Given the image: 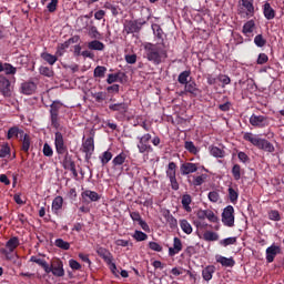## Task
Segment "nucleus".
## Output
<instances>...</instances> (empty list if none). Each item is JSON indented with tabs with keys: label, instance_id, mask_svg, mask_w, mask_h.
<instances>
[{
	"label": "nucleus",
	"instance_id": "f257e3e1",
	"mask_svg": "<svg viewBox=\"0 0 284 284\" xmlns=\"http://www.w3.org/2000/svg\"><path fill=\"white\" fill-rule=\"evenodd\" d=\"M145 59L154 65H161L168 59V49L165 43H151L144 44Z\"/></svg>",
	"mask_w": 284,
	"mask_h": 284
},
{
	"label": "nucleus",
	"instance_id": "f03ea898",
	"mask_svg": "<svg viewBox=\"0 0 284 284\" xmlns=\"http://www.w3.org/2000/svg\"><path fill=\"white\" fill-rule=\"evenodd\" d=\"M244 141H248V143H252L255 148L258 150H263L264 152H270L271 154L273 152H276V148H274V144L272 142L261 139L256 135H254L252 132H246L243 135Z\"/></svg>",
	"mask_w": 284,
	"mask_h": 284
},
{
	"label": "nucleus",
	"instance_id": "7ed1b4c3",
	"mask_svg": "<svg viewBox=\"0 0 284 284\" xmlns=\"http://www.w3.org/2000/svg\"><path fill=\"white\" fill-rule=\"evenodd\" d=\"M54 145L58 154H65L63 160V168L65 170L72 171V158L68 155V146H65V142L63 141V134H61V132L55 133Z\"/></svg>",
	"mask_w": 284,
	"mask_h": 284
},
{
	"label": "nucleus",
	"instance_id": "20e7f679",
	"mask_svg": "<svg viewBox=\"0 0 284 284\" xmlns=\"http://www.w3.org/2000/svg\"><path fill=\"white\" fill-rule=\"evenodd\" d=\"M109 110H111V112H115L116 121H125V116H128V110H130V104L126 102L112 103L109 105Z\"/></svg>",
	"mask_w": 284,
	"mask_h": 284
},
{
	"label": "nucleus",
	"instance_id": "39448f33",
	"mask_svg": "<svg viewBox=\"0 0 284 284\" xmlns=\"http://www.w3.org/2000/svg\"><path fill=\"white\" fill-rule=\"evenodd\" d=\"M138 141V150L140 154H150V152H154L152 144H150V141H152V134L145 133L144 135L139 136Z\"/></svg>",
	"mask_w": 284,
	"mask_h": 284
},
{
	"label": "nucleus",
	"instance_id": "423d86ee",
	"mask_svg": "<svg viewBox=\"0 0 284 284\" xmlns=\"http://www.w3.org/2000/svg\"><path fill=\"white\" fill-rule=\"evenodd\" d=\"M145 26V21L142 20H126L124 22V34H135L141 32V29Z\"/></svg>",
	"mask_w": 284,
	"mask_h": 284
},
{
	"label": "nucleus",
	"instance_id": "0eeeda50",
	"mask_svg": "<svg viewBox=\"0 0 284 284\" xmlns=\"http://www.w3.org/2000/svg\"><path fill=\"white\" fill-rule=\"evenodd\" d=\"M166 176L171 183L172 190H179V181H176V163L170 162L166 169Z\"/></svg>",
	"mask_w": 284,
	"mask_h": 284
},
{
	"label": "nucleus",
	"instance_id": "6e6552de",
	"mask_svg": "<svg viewBox=\"0 0 284 284\" xmlns=\"http://www.w3.org/2000/svg\"><path fill=\"white\" fill-rule=\"evenodd\" d=\"M7 248H1V254L6 255L7 261H10L12 257H10V254L14 252L19 247V237L13 236L6 243Z\"/></svg>",
	"mask_w": 284,
	"mask_h": 284
},
{
	"label": "nucleus",
	"instance_id": "1a4fd4ad",
	"mask_svg": "<svg viewBox=\"0 0 284 284\" xmlns=\"http://www.w3.org/2000/svg\"><path fill=\"white\" fill-rule=\"evenodd\" d=\"M222 223L226 227H234V206L229 205L222 212Z\"/></svg>",
	"mask_w": 284,
	"mask_h": 284
},
{
	"label": "nucleus",
	"instance_id": "9d476101",
	"mask_svg": "<svg viewBox=\"0 0 284 284\" xmlns=\"http://www.w3.org/2000/svg\"><path fill=\"white\" fill-rule=\"evenodd\" d=\"M242 8L239 10L241 17H254V2L253 0H240Z\"/></svg>",
	"mask_w": 284,
	"mask_h": 284
},
{
	"label": "nucleus",
	"instance_id": "9b49d317",
	"mask_svg": "<svg viewBox=\"0 0 284 284\" xmlns=\"http://www.w3.org/2000/svg\"><path fill=\"white\" fill-rule=\"evenodd\" d=\"M250 124L253 125V128H267V125H270V118L252 114L250 118Z\"/></svg>",
	"mask_w": 284,
	"mask_h": 284
},
{
	"label": "nucleus",
	"instance_id": "f8f14e48",
	"mask_svg": "<svg viewBox=\"0 0 284 284\" xmlns=\"http://www.w3.org/2000/svg\"><path fill=\"white\" fill-rule=\"evenodd\" d=\"M197 219H200V221H205V219H207V221H210V223H217L219 222V216H216V214H214V211L207 209V210H199L196 213Z\"/></svg>",
	"mask_w": 284,
	"mask_h": 284
},
{
	"label": "nucleus",
	"instance_id": "ddd939ff",
	"mask_svg": "<svg viewBox=\"0 0 284 284\" xmlns=\"http://www.w3.org/2000/svg\"><path fill=\"white\" fill-rule=\"evenodd\" d=\"M11 83L6 75H0V94L4 95L7 99L12 97Z\"/></svg>",
	"mask_w": 284,
	"mask_h": 284
},
{
	"label": "nucleus",
	"instance_id": "4468645a",
	"mask_svg": "<svg viewBox=\"0 0 284 284\" xmlns=\"http://www.w3.org/2000/svg\"><path fill=\"white\" fill-rule=\"evenodd\" d=\"M197 170L199 165L192 162H185L180 166V172L182 176H187V174H194V172H197Z\"/></svg>",
	"mask_w": 284,
	"mask_h": 284
},
{
	"label": "nucleus",
	"instance_id": "2eb2a0df",
	"mask_svg": "<svg viewBox=\"0 0 284 284\" xmlns=\"http://www.w3.org/2000/svg\"><path fill=\"white\" fill-rule=\"evenodd\" d=\"M81 196L84 203H97V201H101V196L95 191L85 190L84 192L81 193Z\"/></svg>",
	"mask_w": 284,
	"mask_h": 284
},
{
	"label": "nucleus",
	"instance_id": "dca6fc26",
	"mask_svg": "<svg viewBox=\"0 0 284 284\" xmlns=\"http://www.w3.org/2000/svg\"><path fill=\"white\" fill-rule=\"evenodd\" d=\"M277 254H281V246H277L275 244L268 246L266 248L267 263H274V258H276Z\"/></svg>",
	"mask_w": 284,
	"mask_h": 284
},
{
	"label": "nucleus",
	"instance_id": "f3484780",
	"mask_svg": "<svg viewBox=\"0 0 284 284\" xmlns=\"http://www.w3.org/2000/svg\"><path fill=\"white\" fill-rule=\"evenodd\" d=\"M83 152L85 153V159H91L92 153L94 152V139L93 138H88L83 144Z\"/></svg>",
	"mask_w": 284,
	"mask_h": 284
},
{
	"label": "nucleus",
	"instance_id": "a211bd4d",
	"mask_svg": "<svg viewBox=\"0 0 284 284\" xmlns=\"http://www.w3.org/2000/svg\"><path fill=\"white\" fill-rule=\"evenodd\" d=\"M161 214L163 219H165L168 225L171 227V230H175L178 227L179 222L172 216V213L168 209H163L161 211Z\"/></svg>",
	"mask_w": 284,
	"mask_h": 284
},
{
	"label": "nucleus",
	"instance_id": "6ab92c4d",
	"mask_svg": "<svg viewBox=\"0 0 284 284\" xmlns=\"http://www.w3.org/2000/svg\"><path fill=\"white\" fill-rule=\"evenodd\" d=\"M20 92L27 95L34 94L37 92V83L32 81L23 82L20 87Z\"/></svg>",
	"mask_w": 284,
	"mask_h": 284
},
{
	"label": "nucleus",
	"instance_id": "aec40b11",
	"mask_svg": "<svg viewBox=\"0 0 284 284\" xmlns=\"http://www.w3.org/2000/svg\"><path fill=\"white\" fill-rule=\"evenodd\" d=\"M183 250V242L181 239L174 237L173 239V247H169V256H176Z\"/></svg>",
	"mask_w": 284,
	"mask_h": 284
},
{
	"label": "nucleus",
	"instance_id": "412c9836",
	"mask_svg": "<svg viewBox=\"0 0 284 284\" xmlns=\"http://www.w3.org/2000/svg\"><path fill=\"white\" fill-rule=\"evenodd\" d=\"M20 141H21L22 152H26L28 154V152H30V148L32 145V138L30 136V134L24 133L23 135L20 136Z\"/></svg>",
	"mask_w": 284,
	"mask_h": 284
},
{
	"label": "nucleus",
	"instance_id": "4be33fe9",
	"mask_svg": "<svg viewBox=\"0 0 284 284\" xmlns=\"http://www.w3.org/2000/svg\"><path fill=\"white\" fill-rule=\"evenodd\" d=\"M97 254L100 256V258H103V261L106 264H110L114 261V257L112 256V253H110L105 247H99L97 250Z\"/></svg>",
	"mask_w": 284,
	"mask_h": 284
},
{
	"label": "nucleus",
	"instance_id": "5701e85b",
	"mask_svg": "<svg viewBox=\"0 0 284 284\" xmlns=\"http://www.w3.org/2000/svg\"><path fill=\"white\" fill-rule=\"evenodd\" d=\"M30 262L31 263H37V265H40V267H42V270H44V272L47 274H50L52 272V267H50L48 262H45V260H43V258H39L37 256H31Z\"/></svg>",
	"mask_w": 284,
	"mask_h": 284
},
{
	"label": "nucleus",
	"instance_id": "b1692460",
	"mask_svg": "<svg viewBox=\"0 0 284 284\" xmlns=\"http://www.w3.org/2000/svg\"><path fill=\"white\" fill-rule=\"evenodd\" d=\"M263 14L267 21H272L276 17V11L274 8H272V4L270 2H265L263 6Z\"/></svg>",
	"mask_w": 284,
	"mask_h": 284
},
{
	"label": "nucleus",
	"instance_id": "393cba45",
	"mask_svg": "<svg viewBox=\"0 0 284 284\" xmlns=\"http://www.w3.org/2000/svg\"><path fill=\"white\" fill-rule=\"evenodd\" d=\"M184 90L185 92H187L189 94H192L193 97H199V94H201L200 89L196 88V82L192 80L185 83Z\"/></svg>",
	"mask_w": 284,
	"mask_h": 284
},
{
	"label": "nucleus",
	"instance_id": "a878e982",
	"mask_svg": "<svg viewBox=\"0 0 284 284\" xmlns=\"http://www.w3.org/2000/svg\"><path fill=\"white\" fill-rule=\"evenodd\" d=\"M254 30H256V22H254V20H248L246 23H244L242 32L245 34V37H250Z\"/></svg>",
	"mask_w": 284,
	"mask_h": 284
},
{
	"label": "nucleus",
	"instance_id": "bb28decb",
	"mask_svg": "<svg viewBox=\"0 0 284 284\" xmlns=\"http://www.w3.org/2000/svg\"><path fill=\"white\" fill-rule=\"evenodd\" d=\"M215 271H216V268L214 267V265H209V266L204 267L202 270V278H204V281H212V276Z\"/></svg>",
	"mask_w": 284,
	"mask_h": 284
},
{
	"label": "nucleus",
	"instance_id": "cd10ccee",
	"mask_svg": "<svg viewBox=\"0 0 284 284\" xmlns=\"http://www.w3.org/2000/svg\"><path fill=\"white\" fill-rule=\"evenodd\" d=\"M126 160H128V154H125V152H121L112 160V165L113 168H119L123 165V163H125Z\"/></svg>",
	"mask_w": 284,
	"mask_h": 284
},
{
	"label": "nucleus",
	"instance_id": "c85d7f7f",
	"mask_svg": "<svg viewBox=\"0 0 284 284\" xmlns=\"http://www.w3.org/2000/svg\"><path fill=\"white\" fill-rule=\"evenodd\" d=\"M216 262L221 263L223 267H234V265L236 264L233 257H225V256H219L216 258Z\"/></svg>",
	"mask_w": 284,
	"mask_h": 284
},
{
	"label": "nucleus",
	"instance_id": "c756f323",
	"mask_svg": "<svg viewBox=\"0 0 284 284\" xmlns=\"http://www.w3.org/2000/svg\"><path fill=\"white\" fill-rule=\"evenodd\" d=\"M90 20V17L88 16H81L75 21V28L77 30H85L88 28V21Z\"/></svg>",
	"mask_w": 284,
	"mask_h": 284
},
{
	"label": "nucleus",
	"instance_id": "7c9ffc66",
	"mask_svg": "<svg viewBox=\"0 0 284 284\" xmlns=\"http://www.w3.org/2000/svg\"><path fill=\"white\" fill-rule=\"evenodd\" d=\"M63 104H61V102H53L51 104V109H50V114L51 116H58L59 114H61V112H63Z\"/></svg>",
	"mask_w": 284,
	"mask_h": 284
},
{
	"label": "nucleus",
	"instance_id": "2f4dec72",
	"mask_svg": "<svg viewBox=\"0 0 284 284\" xmlns=\"http://www.w3.org/2000/svg\"><path fill=\"white\" fill-rule=\"evenodd\" d=\"M26 132L23 130H20L18 126H12L9 129L7 139H19V136L23 135Z\"/></svg>",
	"mask_w": 284,
	"mask_h": 284
},
{
	"label": "nucleus",
	"instance_id": "473e14b6",
	"mask_svg": "<svg viewBox=\"0 0 284 284\" xmlns=\"http://www.w3.org/2000/svg\"><path fill=\"white\" fill-rule=\"evenodd\" d=\"M209 150L211 155L215 156V159H223L225 156V151L219 146H210Z\"/></svg>",
	"mask_w": 284,
	"mask_h": 284
},
{
	"label": "nucleus",
	"instance_id": "72a5a7b5",
	"mask_svg": "<svg viewBox=\"0 0 284 284\" xmlns=\"http://www.w3.org/2000/svg\"><path fill=\"white\" fill-rule=\"evenodd\" d=\"M41 59H43V61L49 63V65H54V63H57V61L59 60L57 55L50 54L48 52L41 53Z\"/></svg>",
	"mask_w": 284,
	"mask_h": 284
},
{
	"label": "nucleus",
	"instance_id": "f704fd0d",
	"mask_svg": "<svg viewBox=\"0 0 284 284\" xmlns=\"http://www.w3.org/2000/svg\"><path fill=\"white\" fill-rule=\"evenodd\" d=\"M192 203V195L184 194L182 196V207L185 210V212H192V207L190 204Z\"/></svg>",
	"mask_w": 284,
	"mask_h": 284
},
{
	"label": "nucleus",
	"instance_id": "c9c22d12",
	"mask_svg": "<svg viewBox=\"0 0 284 284\" xmlns=\"http://www.w3.org/2000/svg\"><path fill=\"white\" fill-rule=\"evenodd\" d=\"M89 50H98V51H103L105 50V44L99 40H93L88 43Z\"/></svg>",
	"mask_w": 284,
	"mask_h": 284
},
{
	"label": "nucleus",
	"instance_id": "e433bc0d",
	"mask_svg": "<svg viewBox=\"0 0 284 284\" xmlns=\"http://www.w3.org/2000/svg\"><path fill=\"white\" fill-rule=\"evenodd\" d=\"M63 207V197L57 196L52 202V212L59 214V210Z\"/></svg>",
	"mask_w": 284,
	"mask_h": 284
},
{
	"label": "nucleus",
	"instance_id": "4c0bfd02",
	"mask_svg": "<svg viewBox=\"0 0 284 284\" xmlns=\"http://www.w3.org/2000/svg\"><path fill=\"white\" fill-rule=\"evenodd\" d=\"M105 72H108V68L103 65H98L93 71V77L95 79H103L105 78Z\"/></svg>",
	"mask_w": 284,
	"mask_h": 284
},
{
	"label": "nucleus",
	"instance_id": "58836bf2",
	"mask_svg": "<svg viewBox=\"0 0 284 284\" xmlns=\"http://www.w3.org/2000/svg\"><path fill=\"white\" fill-rule=\"evenodd\" d=\"M51 272L53 276H63L65 274V271H63V264L61 262H59L57 266H51Z\"/></svg>",
	"mask_w": 284,
	"mask_h": 284
},
{
	"label": "nucleus",
	"instance_id": "ea45409f",
	"mask_svg": "<svg viewBox=\"0 0 284 284\" xmlns=\"http://www.w3.org/2000/svg\"><path fill=\"white\" fill-rule=\"evenodd\" d=\"M190 71H183L179 74L178 77V81L179 83H181V85H186V83H190V81H187V79H190Z\"/></svg>",
	"mask_w": 284,
	"mask_h": 284
},
{
	"label": "nucleus",
	"instance_id": "a19ab883",
	"mask_svg": "<svg viewBox=\"0 0 284 284\" xmlns=\"http://www.w3.org/2000/svg\"><path fill=\"white\" fill-rule=\"evenodd\" d=\"M180 227L184 232V234H192V224H190L187 220L180 221Z\"/></svg>",
	"mask_w": 284,
	"mask_h": 284
},
{
	"label": "nucleus",
	"instance_id": "79ce46f5",
	"mask_svg": "<svg viewBox=\"0 0 284 284\" xmlns=\"http://www.w3.org/2000/svg\"><path fill=\"white\" fill-rule=\"evenodd\" d=\"M100 161H101L102 165H108V163H110V161H112V152L110 150L104 151L102 153V155L100 156Z\"/></svg>",
	"mask_w": 284,
	"mask_h": 284
},
{
	"label": "nucleus",
	"instance_id": "37998d69",
	"mask_svg": "<svg viewBox=\"0 0 284 284\" xmlns=\"http://www.w3.org/2000/svg\"><path fill=\"white\" fill-rule=\"evenodd\" d=\"M3 70H2V72H4V74H7V75H14V74H17V68L16 67H13L12 64H10V63H3Z\"/></svg>",
	"mask_w": 284,
	"mask_h": 284
},
{
	"label": "nucleus",
	"instance_id": "c03bdc74",
	"mask_svg": "<svg viewBox=\"0 0 284 284\" xmlns=\"http://www.w3.org/2000/svg\"><path fill=\"white\" fill-rule=\"evenodd\" d=\"M203 239L204 241H219V233L216 232H213V231H206L204 234H203Z\"/></svg>",
	"mask_w": 284,
	"mask_h": 284
},
{
	"label": "nucleus",
	"instance_id": "a18cd8bd",
	"mask_svg": "<svg viewBox=\"0 0 284 284\" xmlns=\"http://www.w3.org/2000/svg\"><path fill=\"white\" fill-rule=\"evenodd\" d=\"M184 148L190 152V154H199V149H196V145H194V142L192 141H186L184 143Z\"/></svg>",
	"mask_w": 284,
	"mask_h": 284
},
{
	"label": "nucleus",
	"instance_id": "49530a36",
	"mask_svg": "<svg viewBox=\"0 0 284 284\" xmlns=\"http://www.w3.org/2000/svg\"><path fill=\"white\" fill-rule=\"evenodd\" d=\"M55 247H59L60 250H69L70 243L64 241L63 239H57L54 242Z\"/></svg>",
	"mask_w": 284,
	"mask_h": 284
},
{
	"label": "nucleus",
	"instance_id": "de8ad7c7",
	"mask_svg": "<svg viewBox=\"0 0 284 284\" xmlns=\"http://www.w3.org/2000/svg\"><path fill=\"white\" fill-rule=\"evenodd\" d=\"M206 180H207V174H201L194 178L193 185H195V187H199V185H203Z\"/></svg>",
	"mask_w": 284,
	"mask_h": 284
},
{
	"label": "nucleus",
	"instance_id": "09e8293b",
	"mask_svg": "<svg viewBox=\"0 0 284 284\" xmlns=\"http://www.w3.org/2000/svg\"><path fill=\"white\" fill-rule=\"evenodd\" d=\"M39 72L42 74V77H54V71L48 67H40Z\"/></svg>",
	"mask_w": 284,
	"mask_h": 284
},
{
	"label": "nucleus",
	"instance_id": "8fccbe9b",
	"mask_svg": "<svg viewBox=\"0 0 284 284\" xmlns=\"http://www.w3.org/2000/svg\"><path fill=\"white\" fill-rule=\"evenodd\" d=\"M6 156H10V145L2 144L0 146V159H6Z\"/></svg>",
	"mask_w": 284,
	"mask_h": 284
},
{
	"label": "nucleus",
	"instance_id": "3c124183",
	"mask_svg": "<svg viewBox=\"0 0 284 284\" xmlns=\"http://www.w3.org/2000/svg\"><path fill=\"white\" fill-rule=\"evenodd\" d=\"M229 199L231 203H236L239 201V192L233 187H229Z\"/></svg>",
	"mask_w": 284,
	"mask_h": 284
},
{
	"label": "nucleus",
	"instance_id": "603ef678",
	"mask_svg": "<svg viewBox=\"0 0 284 284\" xmlns=\"http://www.w3.org/2000/svg\"><path fill=\"white\" fill-rule=\"evenodd\" d=\"M254 43H255V45H257V48H263V47H265V43H267V40H265V38H263V34H257L254 38Z\"/></svg>",
	"mask_w": 284,
	"mask_h": 284
},
{
	"label": "nucleus",
	"instance_id": "864d4df0",
	"mask_svg": "<svg viewBox=\"0 0 284 284\" xmlns=\"http://www.w3.org/2000/svg\"><path fill=\"white\" fill-rule=\"evenodd\" d=\"M220 245H222V247H227V245H236V237L224 239L220 241Z\"/></svg>",
	"mask_w": 284,
	"mask_h": 284
},
{
	"label": "nucleus",
	"instance_id": "5fc2aeb1",
	"mask_svg": "<svg viewBox=\"0 0 284 284\" xmlns=\"http://www.w3.org/2000/svg\"><path fill=\"white\" fill-rule=\"evenodd\" d=\"M232 174H233V178L235 179V181H241V165L235 164L232 168Z\"/></svg>",
	"mask_w": 284,
	"mask_h": 284
},
{
	"label": "nucleus",
	"instance_id": "6e6d98bb",
	"mask_svg": "<svg viewBox=\"0 0 284 284\" xmlns=\"http://www.w3.org/2000/svg\"><path fill=\"white\" fill-rule=\"evenodd\" d=\"M270 61V57L265 53H260L256 60L257 65H265Z\"/></svg>",
	"mask_w": 284,
	"mask_h": 284
},
{
	"label": "nucleus",
	"instance_id": "4d7b16f0",
	"mask_svg": "<svg viewBox=\"0 0 284 284\" xmlns=\"http://www.w3.org/2000/svg\"><path fill=\"white\" fill-rule=\"evenodd\" d=\"M133 239H135V241H148V234L142 231H135Z\"/></svg>",
	"mask_w": 284,
	"mask_h": 284
},
{
	"label": "nucleus",
	"instance_id": "13d9d810",
	"mask_svg": "<svg viewBox=\"0 0 284 284\" xmlns=\"http://www.w3.org/2000/svg\"><path fill=\"white\" fill-rule=\"evenodd\" d=\"M220 199H221V195H219V192L211 191L209 193V201H211V203H219Z\"/></svg>",
	"mask_w": 284,
	"mask_h": 284
},
{
	"label": "nucleus",
	"instance_id": "bf43d9fd",
	"mask_svg": "<svg viewBox=\"0 0 284 284\" xmlns=\"http://www.w3.org/2000/svg\"><path fill=\"white\" fill-rule=\"evenodd\" d=\"M268 219L270 221H281V213L277 210H272L268 212Z\"/></svg>",
	"mask_w": 284,
	"mask_h": 284
},
{
	"label": "nucleus",
	"instance_id": "052dcab7",
	"mask_svg": "<svg viewBox=\"0 0 284 284\" xmlns=\"http://www.w3.org/2000/svg\"><path fill=\"white\" fill-rule=\"evenodd\" d=\"M93 99H95L97 103H103L106 99L105 92H98L93 94Z\"/></svg>",
	"mask_w": 284,
	"mask_h": 284
},
{
	"label": "nucleus",
	"instance_id": "680f3d73",
	"mask_svg": "<svg viewBox=\"0 0 284 284\" xmlns=\"http://www.w3.org/2000/svg\"><path fill=\"white\" fill-rule=\"evenodd\" d=\"M67 48H70V42H64L58 47L57 54L59 57H63V52H65Z\"/></svg>",
	"mask_w": 284,
	"mask_h": 284
},
{
	"label": "nucleus",
	"instance_id": "e2e57ef3",
	"mask_svg": "<svg viewBox=\"0 0 284 284\" xmlns=\"http://www.w3.org/2000/svg\"><path fill=\"white\" fill-rule=\"evenodd\" d=\"M149 247L150 250H152L153 252H163V246H161V244L156 243V242H150L149 243Z\"/></svg>",
	"mask_w": 284,
	"mask_h": 284
},
{
	"label": "nucleus",
	"instance_id": "0e129e2a",
	"mask_svg": "<svg viewBox=\"0 0 284 284\" xmlns=\"http://www.w3.org/2000/svg\"><path fill=\"white\" fill-rule=\"evenodd\" d=\"M217 79L221 83H223V87L230 85V83H232V79L225 74H220Z\"/></svg>",
	"mask_w": 284,
	"mask_h": 284
},
{
	"label": "nucleus",
	"instance_id": "69168bd1",
	"mask_svg": "<svg viewBox=\"0 0 284 284\" xmlns=\"http://www.w3.org/2000/svg\"><path fill=\"white\" fill-rule=\"evenodd\" d=\"M57 6H59V0H51L47 9L49 12H57Z\"/></svg>",
	"mask_w": 284,
	"mask_h": 284
},
{
	"label": "nucleus",
	"instance_id": "338daca9",
	"mask_svg": "<svg viewBox=\"0 0 284 284\" xmlns=\"http://www.w3.org/2000/svg\"><path fill=\"white\" fill-rule=\"evenodd\" d=\"M43 154H44V156H52L54 154V152L52 151V146H50V144L44 143Z\"/></svg>",
	"mask_w": 284,
	"mask_h": 284
},
{
	"label": "nucleus",
	"instance_id": "774afa93",
	"mask_svg": "<svg viewBox=\"0 0 284 284\" xmlns=\"http://www.w3.org/2000/svg\"><path fill=\"white\" fill-rule=\"evenodd\" d=\"M89 34L92 39H99L100 33L99 30L97 29V27H91L89 30Z\"/></svg>",
	"mask_w": 284,
	"mask_h": 284
}]
</instances>
